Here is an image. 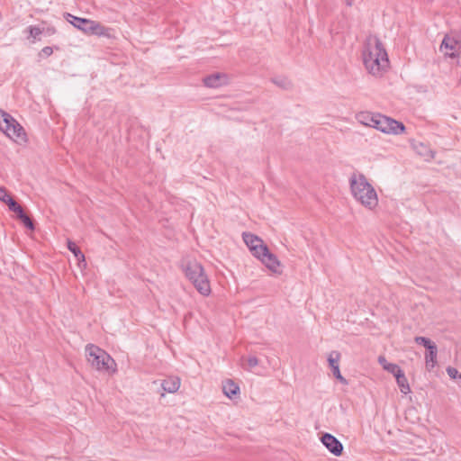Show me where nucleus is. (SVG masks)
Segmentation results:
<instances>
[{
    "instance_id": "f257e3e1",
    "label": "nucleus",
    "mask_w": 461,
    "mask_h": 461,
    "mask_svg": "<svg viewBox=\"0 0 461 461\" xmlns=\"http://www.w3.org/2000/svg\"><path fill=\"white\" fill-rule=\"evenodd\" d=\"M366 69L374 77H379L389 68V59L384 44L376 36L366 38L362 51Z\"/></svg>"
},
{
    "instance_id": "f03ea898",
    "label": "nucleus",
    "mask_w": 461,
    "mask_h": 461,
    "mask_svg": "<svg viewBox=\"0 0 461 461\" xmlns=\"http://www.w3.org/2000/svg\"><path fill=\"white\" fill-rule=\"evenodd\" d=\"M350 193L354 199L366 209L373 211L378 205V195L363 174H353L349 177Z\"/></svg>"
},
{
    "instance_id": "7ed1b4c3",
    "label": "nucleus",
    "mask_w": 461,
    "mask_h": 461,
    "mask_svg": "<svg viewBox=\"0 0 461 461\" xmlns=\"http://www.w3.org/2000/svg\"><path fill=\"white\" fill-rule=\"evenodd\" d=\"M183 270L187 279L193 284L197 292L203 296L212 293L210 280L203 266L196 260H188L183 265Z\"/></svg>"
},
{
    "instance_id": "20e7f679",
    "label": "nucleus",
    "mask_w": 461,
    "mask_h": 461,
    "mask_svg": "<svg viewBox=\"0 0 461 461\" xmlns=\"http://www.w3.org/2000/svg\"><path fill=\"white\" fill-rule=\"evenodd\" d=\"M86 357L87 362L95 369L108 374H114L116 372L115 361L101 348L93 344L86 345Z\"/></svg>"
},
{
    "instance_id": "39448f33",
    "label": "nucleus",
    "mask_w": 461,
    "mask_h": 461,
    "mask_svg": "<svg viewBox=\"0 0 461 461\" xmlns=\"http://www.w3.org/2000/svg\"><path fill=\"white\" fill-rule=\"evenodd\" d=\"M67 20L77 29L87 35H96L106 38L112 37V29L104 26L99 22L77 17L70 14H67Z\"/></svg>"
},
{
    "instance_id": "423d86ee",
    "label": "nucleus",
    "mask_w": 461,
    "mask_h": 461,
    "mask_svg": "<svg viewBox=\"0 0 461 461\" xmlns=\"http://www.w3.org/2000/svg\"><path fill=\"white\" fill-rule=\"evenodd\" d=\"M0 131L15 142H25L26 133L23 126L8 113L0 109Z\"/></svg>"
},
{
    "instance_id": "0eeeda50",
    "label": "nucleus",
    "mask_w": 461,
    "mask_h": 461,
    "mask_svg": "<svg viewBox=\"0 0 461 461\" xmlns=\"http://www.w3.org/2000/svg\"><path fill=\"white\" fill-rule=\"evenodd\" d=\"M404 125L393 118L383 115L380 119L378 131L384 133L398 135L404 132Z\"/></svg>"
},
{
    "instance_id": "6e6552de",
    "label": "nucleus",
    "mask_w": 461,
    "mask_h": 461,
    "mask_svg": "<svg viewBox=\"0 0 461 461\" xmlns=\"http://www.w3.org/2000/svg\"><path fill=\"white\" fill-rule=\"evenodd\" d=\"M460 43L457 38L452 35H446L440 45V50L448 57H456L458 53Z\"/></svg>"
},
{
    "instance_id": "1a4fd4ad",
    "label": "nucleus",
    "mask_w": 461,
    "mask_h": 461,
    "mask_svg": "<svg viewBox=\"0 0 461 461\" xmlns=\"http://www.w3.org/2000/svg\"><path fill=\"white\" fill-rule=\"evenodd\" d=\"M321 443L334 456H339L343 452V445L333 435L324 433L321 438Z\"/></svg>"
},
{
    "instance_id": "9d476101",
    "label": "nucleus",
    "mask_w": 461,
    "mask_h": 461,
    "mask_svg": "<svg viewBox=\"0 0 461 461\" xmlns=\"http://www.w3.org/2000/svg\"><path fill=\"white\" fill-rule=\"evenodd\" d=\"M269 271L276 275H281V263L276 256L270 251L259 260Z\"/></svg>"
},
{
    "instance_id": "9b49d317",
    "label": "nucleus",
    "mask_w": 461,
    "mask_h": 461,
    "mask_svg": "<svg viewBox=\"0 0 461 461\" xmlns=\"http://www.w3.org/2000/svg\"><path fill=\"white\" fill-rule=\"evenodd\" d=\"M340 354L338 351H332L328 357L329 365L332 370L333 375L343 384H347L348 381L342 376L339 370Z\"/></svg>"
},
{
    "instance_id": "f8f14e48",
    "label": "nucleus",
    "mask_w": 461,
    "mask_h": 461,
    "mask_svg": "<svg viewBox=\"0 0 461 461\" xmlns=\"http://www.w3.org/2000/svg\"><path fill=\"white\" fill-rule=\"evenodd\" d=\"M203 84L207 87L218 88L228 84V77L222 73H214L205 77Z\"/></svg>"
},
{
    "instance_id": "ddd939ff",
    "label": "nucleus",
    "mask_w": 461,
    "mask_h": 461,
    "mask_svg": "<svg viewBox=\"0 0 461 461\" xmlns=\"http://www.w3.org/2000/svg\"><path fill=\"white\" fill-rule=\"evenodd\" d=\"M221 388L224 395L230 400L236 398L240 393V386L230 379L223 381Z\"/></svg>"
},
{
    "instance_id": "4468645a",
    "label": "nucleus",
    "mask_w": 461,
    "mask_h": 461,
    "mask_svg": "<svg viewBox=\"0 0 461 461\" xmlns=\"http://www.w3.org/2000/svg\"><path fill=\"white\" fill-rule=\"evenodd\" d=\"M180 384V378L176 376H171L168 377L167 379H165L162 382L161 386L165 392L174 393L178 391Z\"/></svg>"
},
{
    "instance_id": "2eb2a0df",
    "label": "nucleus",
    "mask_w": 461,
    "mask_h": 461,
    "mask_svg": "<svg viewBox=\"0 0 461 461\" xmlns=\"http://www.w3.org/2000/svg\"><path fill=\"white\" fill-rule=\"evenodd\" d=\"M68 249L77 258L78 261V267L82 269H85L86 267V258L82 251L79 249V248H77V246L71 240H68Z\"/></svg>"
},
{
    "instance_id": "dca6fc26",
    "label": "nucleus",
    "mask_w": 461,
    "mask_h": 461,
    "mask_svg": "<svg viewBox=\"0 0 461 461\" xmlns=\"http://www.w3.org/2000/svg\"><path fill=\"white\" fill-rule=\"evenodd\" d=\"M375 115V113L371 112H360L356 114V119L359 123L370 127L372 122H374Z\"/></svg>"
},
{
    "instance_id": "f3484780",
    "label": "nucleus",
    "mask_w": 461,
    "mask_h": 461,
    "mask_svg": "<svg viewBox=\"0 0 461 461\" xmlns=\"http://www.w3.org/2000/svg\"><path fill=\"white\" fill-rule=\"evenodd\" d=\"M242 238L249 250H252L258 244H259L263 240L258 236L254 235L252 233L244 232L242 234Z\"/></svg>"
},
{
    "instance_id": "a211bd4d",
    "label": "nucleus",
    "mask_w": 461,
    "mask_h": 461,
    "mask_svg": "<svg viewBox=\"0 0 461 461\" xmlns=\"http://www.w3.org/2000/svg\"><path fill=\"white\" fill-rule=\"evenodd\" d=\"M395 379H396L397 384L400 388V391L402 393L407 394L411 392V388H410L408 380L403 372H402L400 375H397Z\"/></svg>"
},
{
    "instance_id": "6ab92c4d",
    "label": "nucleus",
    "mask_w": 461,
    "mask_h": 461,
    "mask_svg": "<svg viewBox=\"0 0 461 461\" xmlns=\"http://www.w3.org/2000/svg\"><path fill=\"white\" fill-rule=\"evenodd\" d=\"M268 251L269 249L263 240L250 250L252 255L258 260H260L262 257L266 256Z\"/></svg>"
},
{
    "instance_id": "aec40b11",
    "label": "nucleus",
    "mask_w": 461,
    "mask_h": 461,
    "mask_svg": "<svg viewBox=\"0 0 461 461\" xmlns=\"http://www.w3.org/2000/svg\"><path fill=\"white\" fill-rule=\"evenodd\" d=\"M415 149L417 152L423 157L426 160L431 159L434 158V152L423 143H420L415 146Z\"/></svg>"
},
{
    "instance_id": "412c9836",
    "label": "nucleus",
    "mask_w": 461,
    "mask_h": 461,
    "mask_svg": "<svg viewBox=\"0 0 461 461\" xmlns=\"http://www.w3.org/2000/svg\"><path fill=\"white\" fill-rule=\"evenodd\" d=\"M27 31L29 32L28 39H32V41H35L36 40L40 39V36L43 32V29L38 27V26H29L27 28Z\"/></svg>"
},
{
    "instance_id": "4be33fe9",
    "label": "nucleus",
    "mask_w": 461,
    "mask_h": 461,
    "mask_svg": "<svg viewBox=\"0 0 461 461\" xmlns=\"http://www.w3.org/2000/svg\"><path fill=\"white\" fill-rule=\"evenodd\" d=\"M437 354L438 353H426L425 354V363L426 367L429 370H431L437 364Z\"/></svg>"
},
{
    "instance_id": "5701e85b",
    "label": "nucleus",
    "mask_w": 461,
    "mask_h": 461,
    "mask_svg": "<svg viewBox=\"0 0 461 461\" xmlns=\"http://www.w3.org/2000/svg\"><path fill=\"white\" fill-rule=\"evenodd\" d=\"M244 361H246V365L242 364L243 367L248 370H251L255 366H257L259 363L258 357L255 356H249L246 358H242Z\"/></svg>"
},
{
    "instance_id": "b1692460",
    "label": "nucleus",
    "mask_w": 461,
    "mask_h": 461,
    "mask_svg": "<svg viewBox=\"0 0 461 461\" xmlns=\"http://www.w3.org/2000/svg\"><path fill=\"white\" fill-rule=\"evenodd\" d=\"M387 372L393 374L395 377L397 375H400L402 370L397 366L396 364L390 363L385 366V369Z\"/></svg>"
},
{
    "instance_id": "393cba45",
    "label": "nucleus",
    "mask_w": 461,
    "mask_h": 461,
    "mask_svg": "<svg viewBox=\"0 0 461 461\" xmlns=\"http://www.w3.org/2000/svg\"><path fill=\"white\" fill-rule=\"evenodd\" d=\"M8 199H12L10 194L5 187L0 186V201L6 204L8 203Z\"/></svg>"
},
{
    "instance_id": "a878e982",
    "label": "nucleus",
    "mask_w": 461,
    "mask_h": 461,
    "mask_svg": "<svg viewBox=\"0 0 461 461\" xmlns=\"http://www.w3.org/2000/svg\"><path fill=\"white\" fill-rule=\"evenodd\" d=\"M414 341L417 344L424 346L426 348L431 343V340L429 339H428V338H425V337H415L414 338Z\"/></svg>"
},
{
    "instance_id": "bb28decb",
    "label": "nucleus",
    "mask_w": 461,
    "mask_h": 461,
    "mask_svg": "<svg viewBox=\"0 0 461 461\" xmlns=\"http://www.w3.org/2000/svg\"><path fill=\"white\" fill-rule=\"evenodd\" d=\"M19 220L30 230L34 229L32 221L26 214L22 216Z\"/></svg>"
},
{
    "instance_id": "cd10ccee",
    "label": "nucleus",
    "mask_w": 461,
    "mask_h": 461,
    "mask_svg": "<svg viewBox=\"0 0 461 461\" xmlns=\"http://www.w3.org/2000/svg\"><path fill=\"white\" fill-rule=\"evenodd\" d=\"M273 82L283 88H286L290 86V82L286 78H275Z\"/></svg>"
},
{
    "instance_id": "c85d7f7f",
    "label": "nucleus",
    "mask_w": 461,
    "mask_h": 461,
    "mask_svg": "<svg viewBox=\"0 0 461 461\" xmlns=\"http://www.w3.org/2000/svg\"><path fill=\"white\" fill-rule=\"evenodd\" d=\"M447 373L452 379H458V375H460L456 368L451 366L447 368Z\"/></svg>"
},
{
    "instance_id": "c756f323",
    "label": "nucleus",
    "mask_w": 461,
    "mask_h": 461,
    "mask_svg": "<svg viewBox=\"0 0 461 461\" xmlns=\"http://www.w3.org/2000/svg\"><path fill=\"white\" fill-rule=\"evenodd\" d=\"M383 117V114L381 113H375V118L373 119V122L371 126L372 128H375L376 130H378V126H379V122H380V119Z\"/></svg>"
},
{
    "instance_id": "7c9ffc66",
    "label": "nucleus",
    "mask_w": 461,
    "mask_h": 461,
    "mask_svg": "<svg viewBox=\"0 0 461 461\" xmlns=\"http://www.w3.org/2000/svg\"><path fill=\"white\" fill-rule=\"evenodd\" d=\"M6 205L8 206L9 210L12 211V212H14L18 206L20 204H18L13 198L12 199H8V203H6Z\"/></svg>"
},
{
    "instance_id": "2f4dec72",
    "label": "nucleus",
    "mask_w": 461,
    "mask_h": 461,
    "mask_svg": "<svg viewBox=\"0 0 461 461\" xmlns=\"http://www.w3.org/2000/svg\"><path fill=\"white\" fill-rule=\"evenodd\" d=\"M378 363L383 366L384 369H385V366L390 364L384 356L378 357Z\"/></svg>"
},
{
    "instance_id": "473e14b6",
    "label": "nucleus",
    "mask_w": 461,
    "mask_h": 461,
    "mask_svg": "<svg viewBox=\"0 0 461 461\" xmlns=\"http://www.w3.org/2000/svg\"><path fill=\"white\" fill-rule=\"evenodd\" d=\"M428 353H438L437 346L431 341L429 346L427 348Z\"/></svg>"
},
{
    "instance_id": "72a5a7b5",
    "label": "nucleus",
    "mask_w": 461,
    "mask_h": 461,
    "mask_svg": "<svg viewBox=\"0 0 461 461\" xmlns=\"http://www.w3.org/2000/svg\"><path fill=\"white\" fill-rule=\"evenodd\" d=\"M14 212L16 213L18 219L25 214L21 205Z\"/></svg>"
},
{
    "instance_id": "f704fd0d",
    "label": "nucleus",
    "mask_w": 461,
    "mask_h": 461,
    "mask_svg": "<svg viewBox=\"0 0 461 461\" xmlns=\"http://www.w3.org/2000/svg\"><path fill=\"white\" fill-rule=\"evenodd\" d=\"M41 52L45 55V56H50L52 54V49L50 47H45L42 49Z\"/></svg>"
},
{
    "instance_id": "c9c22d12",
    "label": "nucleus",
    "mask_w": 461,
    "mask_h": 461,
    "mask_svg": "<svg viewBox=\"0 0 461 461\" xmlns=\"http://www.w3.org/2000/svg\"><path fill=\"white\" fill-rule=\"evenodd\" d=\"M458 380L461 382V374L458 375Z\"/></svg>"
},
{
    "instance_id": "e433bc0d",
    "label": "nucleus",
    "mask_w": 461,
    "mask_h": 461,
    "mask_svg": "<svg viewBox=\"0 0 461 461\" xmlns=\"http://www.w3.org/2000/svg\"><path fill=\"white\" fill-rule=\"evenodd\" d=\"M459 84L461 85V75H460V78H459Z\"/></svg>"
}]
</instances>
